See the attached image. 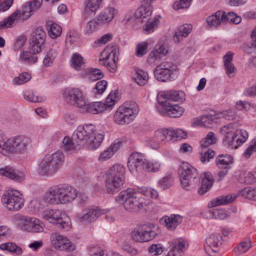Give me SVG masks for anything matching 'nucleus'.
<instances>
[{"mask_svg":"<svg viewBox=\"0 0 256 256\" xmlns=\"http://www.w3.org/2000/svg\"><path fill=\"white\" fill-rule=\"evenodd\" d=\"M32 2L29 4L22 8L21 12L16 10L12 13L10 16L0 22V30L12 26L13 23L18 19V15L21 14L23 19L30 18L34 12L32 6Z\"/></svg>","mask_w":256,"mask_h":256,"instance_id":"nucleus-16","label":"nucleus"},{"mask_svg":"<svg viewBox=\"0 0 256 256\" xmlns=\"http://www.w3.org/2000/svg\"><path fill=\"white\" fill-rule=\"evenodd\" d=\"M224 20V12L222 10L217 11L214 14L208 16L206 18V22L208 25L212 27L219 26L221 22Z\"/></svg>","mask_w":256,"mask_h":256,"instance_id":"nucleus-36","label":"nucleus"},{"mask_svg":"<svg viewBox=\"0 0 256 256\" xmlns=\"http://www.w3.org/2000/svg\"><path fill=\"white\" fill-rule=\"evenodd\" d=\"M158 24V20L155 18L152 21H148L144 26V30L147 34L154 31Z\"/></svg>","mask_w":256,"mask_h":256,"instance_id":"nucleus-58","label":"nucleus"},{"mask_svg":"<svg viewBox=\"0 0 256 256\" xmlns=\"http://www.w3.org/2000/svg\"><path fill=\"white\" fill-rule=\"evenodd\" d=\"M116 200L123 204L126 210L131 213L138 212L140 210H147L146 204L144 203V199L137 196L136 190L128 188L121 192L116 196Z\"/></svg>","mask_w":256,"mask_h":256,"instance_id":"nucleus-4","label":"nucleus"},{"mask_svg":"<svg viewBox=\"0 0 256 256\" xmlns=\"http://www.w3.org/2000/svg\"><path fill=\"white\" fill-rule=\"evenodd\" d=\"M241 20V18L237 16L234 12H230L226 14V12H224V22L228 21L236 24H238L240 22Z\"/></svg>","mask_w":256,"mask_h":256,"instance_id":"nucleus-54","label":"nucleus"},{"mask_svg":"<svg viewBox=\"0 0 256 256\" xmlns=\"http://www.w3.org/2000/svg\"><path fill=\"white\" fill-rule=\"evenodd\" d=\"M85 132L82 129L81 126L78 127L74 131L72 137L66 136L62 140V148L66 152L72 153L80 148L81 146H84L86 142L84 138Z\"/></svg>","mask_w":256,"mask_h":256,"instance_id":"nucleus-9","label":"nucleus"},{"mask_svg":"<svg viewBox=\"0 0 256 256\" xmlns=\"http://www.w3.org/2000/svg\"><path fill=\"white\" fill-rule=\"evenodd\" d=\"M36 54H34L30 51H23L20 54V58L24 62L30 64L36 62L38 61V56H35Z\"/></svg>","mask_w":256,"mask_h":256,"instance_id":"nucleus-44","label":"nucleus"},{"mask_svg":"<svg viewBox=\"0 0 256 256\" xmlns=\"http://www.w3.org/2000/svg\"><path fill=\"white\" fill-rule=\"evenodd\" d=\"M166 46L162 44H157L154 50L151 52L148 58V62L150 64H157L160 60L168 53Z\"/></svg>","mask_w":256,"mask_h":256,"instance_id":"nucleus-24","label":"nucleus"},{"mask_svg":"<svg viewBox=\"0 0 256 256\" xmlns=\"http://www.w3.org/2000/svg\"><path fill=\"white\" fill-rule=\"evenodd\" d=\"M46 34L40 27L36 28L32 34L30 39V50L34 54H38L44 48Z\"/></svg>","mask_w":256,"mask_h":256,"instance_id":"nucleus-18","label":"nucleus"},{"mask_svg":"<svg viewBox=\"0 0 256 256\" xmlns=\"http://www.w3.org/2000/svg\"><path fill=\"white\" fill-rule=\"evenodd\" d=\"M173 178L170 175L166 176L161 179L159 182V186L163 190L168 188L172 183Z\"/></svg>","mask_w":256,"mask_h":256,"instance_id":"nucleus-55","label":"nucleus"},{"mask_svg":"<svg viewBox=\"0 0 256 256\" xmlns=\"http://www.w3.org/2000/svg\"><path fill=\"white\" fill-rule=\"evenodd\" d=\"M90 256H106L104 250L98 246H95L90 250Z\"/></svg>","mask_w":256,"mask_h":256,"instance_id":"nucleus-64","label":"nucleus"},{"mask_svg":"<svg viewBox=\"0 0 256 256\" xmlns=\"http://www.w3.org/2000/svg\"><path fill=\"white\" fill-rule=\"evenodd\" d=\"M112 38V34H107L102 36L101 38H98L95 42V44H98L99 46L106 44L108 42L111 40Z\"/></svg>","mask_w":256,"mask_h":256,"instance_id":"nucleus-63","label":"nucleus"},{"mask_svg":"<svg viewBox=\"0 0 256 256\" xmlns=\"http://www.w3.org/2000/svg\"><path fill=\"white\" fill-rule=\"evenodd\" d=\"M220 132L224 134V141L232 148L234 149L244 143L248 136L246 130L232 128L230 125L222 128Z\"/></svg>","mask_w":256,"mask_h":256,"instance_id":"nucleus-5","label":"nucleus"},{"mask_svg":"<svg viewBox=\"0 0 256 256\" xmlns=\"http://www.w3.org/2000/svg\"><path fill=\"white\" fill-rule=\"evenodd\" d=\"M2 202L5 206L10 210H19L24 206L22 194L16 190L6 192L2 196Z\"/></svg>","mask_w":256,"mask_h":256,"instance_id":"nucleus-15","label":"nucleus"},{"mask_svg":"<svg viewBox=\"0 0 256 256\" xmlns=\"http://www.w3.org/2000/svg\"><path fill=\"white\" fill-rule=\"evenodd\" d=\"M222 238L220 234H214L207 237L204 245L206 253L212 256V254L218 252L222 246Z\"/></svg>","mask_w":256,"mask_h":256,"instance_id":"nucleus-21","label":"nucleus"},{"mask_svg":"<svg viewBox=\"0 0 256 256\" xmlns=\"http://www.w3.org/2000/svg\"><path fill=\"white\" fill-rule=\"evenodd\" d=\"M178 174L182 186L186 190H190L198 180L196 168L186 162H183L180 166Z\"/></svg>","mask_w":256,"mask_h":256,"instance_id":"nucleus-6","label":"nucleus"},{"mask_svg":"<svg viewBox=\"0 0 256 256\" xmlns=\"http://www.w3.org/2000/svg\"><path fill=\"white\" fill-rule=\"evenodd\" d=\"M135 190L136 192L150 198H156L158 196L157 191L149 187L140 186L138 187Z\"/></svg>","mask_w":256,"mask_h":256,"instance_id":"nucleus-43","label":"nucleus"},{"mask_svg":"<svg viewBox=\"0 0 256 256\" xmlns=\"http://www.w3.org/2000/svg\"><path fill=\"white\" fill-rule=\"evenodd\" d=\"M160 167V164L158 162H150L148 160H144L142 166V170H145L149 172H158Z\"/></svg>","mask_w":256,"mask_h":256,"instance_id":"nucleus-46","label":"nucleus"},{"mask_svg":"<svg viewBox=\"0 0 256 256\" xmlns=\"http://www.w3.org/2000/svg\"><path fill=\"white\" fill-rule=\"evenodd\" d=\"M160 232L158 226L148 223L135 228L132 232V238L136 242H147L153 240Z\"/></svg>","mask_w":256,"mask_h":256,"instance_id":"nucleus-8","label":"nucleus"},{"mask_svg":"<svg viewBox=\"0 0 256 256\" xmlns=\"http://www.w3.org/2000/svg\"><path fill=\"white\" fill-rule=\"evenodd\" d=\"M150 254L152 256L160 255L163 252V248L160 244H153L148 248Z\"/></svg>","mask_w":256,"mask_h":256,"instance_id":"nucleus-57","label":"nucleus"},{"mask_svg":"<svg viewBox=\"0 0 256 256\" xmlns=\"http://www.w3.org/2000/svg\"><path fill=\"white\" fill-rule=\"evenodd\" d=\"M157 100L160 104L172 103L174 102H182L185 100V94L182 90L162 92L158 94Z\"/></svg>","mask_w":256,"mask_h":256,"instance_id":"nucleus-19","label":"nucleus"},{"mask_svg":"<svg viewBox=\"0 0 256 256\" xmlns=\"http://www.w3.org/2000/svg\"><path fill=\"white\" fill-rule=\"evenodd\" d=\"M200 159L202 162H208L210 159L213 158L214 155V152L210 149H202L200 152Z\"/></svg>","mask_w":256,"mask_h":256,"instance_id":"nucleus-52","label":"nucleus"},{"mask_svg":"<svg viewBox=\"0 0 256 256\" xmlns=\"http://www.w3.org/2000/svg\"><path fill=\"white\" fill-rule=\"evenodd\" d=\"M42 218L52 224L57 228L66 231L70 228L71 222L70 218L64 212L58 210L48 209L42 212Z\"/></svg>","mask_w":256,"mask_h":256,"instance_id":"nucleus-7","label":"nucleus"},{"mask_svg":"<svg viewBox=\"0 0 256 256\" xmlns=\"http://www.w3.org/2000/svg\"><path fill=\"white\" fill-rule=\"evenodd\" d=\"M201 186L198 192L200 194H204L208 191L214 183V179L210 172H204L200 176Z\"/></svg>","mask_w":256,"mask_h":256,"instance_id":"nucleus-30","label":"nucleus"},{"mask_svg":"<svg viewBox=\"0 0 256 256\" xmlns=\"http://www.w3.org/2000/svg\"><path fill=\"white\" fill-rule=\"evenodd\" d=\"M57 54L58 52L56 50L54 49L49 50L47 52L43 60V62L44 66L46 67L50 66L52 64L54 60L56 57Z\"/></svg>","mask_w":256,"mask_h":256,"instance_id":"nucleus-48","label":"nucleus"},{"mask_svg":"<svg viewBox=\"0 0 256 256\" xmlns=\"http://www.w3.org/2000/svg\"><path fill=\"white\" fill-rule=\"evenodd\" d=\"M102 54H106V57L100 58V64L104 66L111 72H114L117 70V62L118 60V48L116 44H110L106 46Z\"/></svg>","mask_w":256,"mask_h":256,"instance_id":"nucleus-12","label":"nucleus"},{"mask_svg":"<svg viewBox=\"0 0 256 256\" xmlns=\"http://www.w3.org/2000/svg\"><path fill=\"white\" fill-rule=\"evenodd\" d=\"M52 244L61 250L73 251L75 246L66 237L58 232L52 233L50 236Z\"/></svg>","mask_w":256,"mask_h":256,"instance_id":"nucleus-20","label":"nucleus"},{"mask_svg":"<svg viewBox=\"0 0 256 256\" xmlns=\"http://www.w3.org/2000/svg\"><path fill=\"white\" fill-rule=\"evenodd\" d=\"M135 82L139 86L145 85L148 80V74L147 72L142 70H136L134 76Z\"/></svg>","mask_w":256,"mask_h":256,"instance_id":"nucleus-42","label":"nucleus"},{"mask_svg":"<svg viewBox=\"0 0 256 256\" xmlns=\"http://www.w3.org/2000/svg\"><path fill=\"white\" fill-rule=\"evenodd\" d=\"M210 218H219L224 220L226 218V214L222 210L210 211Z\"/></svg>","mask_w":256,"mask_h":256,"instance_id":"nucleus-60","label":"nucleus"},{"mask_svg":"<svg viewBox=\"0 0 256 256\" xmlns=\"http://www.w3.org/2000/svg\"><path fill=\"white\" fill-rule=\"evenodd\" d=\"M81 128L85 132V134H84V138L86 141L84 143V146L92 150L98 148L100 146L103 140L104 135L102 134L96 132V127L93 124H85L81 126Z\"/></svg>","mask_w":256,"mask_h":256,"instance_id":"nucleus-11","label":"nucleus"},{"mask_svg":"<svg viewBox=\"0 0 256 256\" xmlns=\"http://www.w3.org/2000/svg\"><path fill=\"white\" fill-rule=\"evenodd\" d=\"M103 0H86L84 12H82V18L86 20L92 14L99 8L100 4Z\"/></svg>","mask_w":256,"mask_h":256,"instance_id":"nucleus-26","label":"nucleus"},{"mask_svg":"<svg viewBox=\"0 0 256 256\" xmlns=\"http://www.w3.org/2000/svg\"><path fill=\"white\" fill-rule=\"evenodd\" d=\"M0 248L2 250H6L10 252H14L18 254L22 253V249L12 242H7L0 244Z\"/></svg>","mask_w":256,"mask_h":256,"instance_id":"nucleus-45","label":"nucleus"},{"mask_svg":"<svg viewBox=\"0 0 256 256\" xmlns=\"http://www.w3.org/2000/svg\"><path fill=\"white\" fill-rule=\"evenodd\" d=\"M154 73L158 80L160 82H167L171 80L174 72L172 71L155 68Z\"/></svg>","mask_w":256,"mask_h":256,"instance_id":"nucleus-38","label":"nucleus"},{"mask_svg":"<svg viewBox=\"0 0 256 256\" xmlns=\"http://www.w3.org/2000/svg\"><path fill=\"white\" fill-rule=\"evenodd\" d=\"M144 155L138 152H132L128 159V167L132 173L142 171V166L144 162Z\"/></svg>","mask_w":256,"mask_h":256,"instance_id":"nucleus-23","label":"nucleus"},{"mask_svg":"<svg viewBox=\"0 0 256 256\" xmlns=\"http://www.w3.org/2000/svg\"><path fill=\"white\" fill-rule=\"evenodd\" d=\"M46 28L50 36L52 38H56L62 34L61 26L52 21L47 22Z\"/></svg>","mask_w":256,"mask_h":256,"instance_id":"nucleus-39","label":"nucleus"},{"mask_svg":"<svg viewBox=\"0 0 256 256\" xmlns=\"http://www.w3.org/2000/svg\"><path fill=\"white\" fill-rule=\"evenodd\" d=\"M86 20L82 18L80 22L81 26L83 27L84 32L86 34H90L96 31L99 28V22L95 19H92L86 24Z\"/></svg>","mask_w":256,"mask_h":256,"instance_id":"nucleus-37","label":"nucleus"},{"mask_svg":"<svg viewBox=\"0 0 256 256\" xmlns=\"http://www.w3.org/2000/svg\"><path fill=\"white\" fill-rule=\"evenodd\" d=\"M24 219L26 222L25 228L28 231L34 232H40L43 230L42 224L40 222L39 220L30 217H25Z\"/></svg>","mask_w":256,"mask_h":256,"instance_id":"nucleus-32","label":"nucleus"},{"mask_svg":"<svg viewBox=\"0 0 256 256\" xmlns=\"http://www.w3.org/2000/svg\"><path fill=\"white\" fill-rule=\"evenodd\" d=\"M0 174L16 182H21L24 178L23 172L10 167L0 168Z\"/></svg>","mask_w":256,"mask_h":256,"instance_id":"nucleus-28","label":"nucleus"},{"mask_svg":"<svg viewBox=\"0 0 256 256\" xmlns=\"http://www.w3.org/2000/svg\"><path fill=\"white\" fill-rule=\"evenodd\" d=\"M24 97L26 100L32 102H40L43 100L42 96L36 95L32 90H26L24 94Z\"/></svg>","mask_w":256,"mask_h":256,"instance_id":"nucleus-49","label":"nucleus"},{"mask_svg":"<svg viewBox=\"0 0 256 256\" xmlns=\"http://www.w3.org/2000/svg\"><path fill=\"white\" fill-rule=\"evenodd\" d=\"M242 194L248 198L256 200V188H245L242 190Z\"/></svg>","mask_w":256,"mask_h":256,"instance_id":"nucleus-56","label":"nucleus"},{"mask_svg":"<svg viewBox=\"0 0 256 256\" xmlns=\"http://www.w3.org/2000/svg\"><path fill=\"white\" fill-rule=\"evenodd\" d=\"M256 152V140L252 142L251 144L246 149L243 155L246 158H249L254 152Z\"/></svg>","mask_w":256,"mask_h":256,"instance_id":"nucleus-62","label":"nucleus"},{"mask_svg":"<svg viewBox=\"0 0 256 256\" xmlns=\"http://www.w3.org/2000/svg\"><path fill=\"white\" fill-rule=\"evenodd\" d=\"M11 235L10 229L6 226H0V240L10 237Z\"/></svg>","mask_w":256,"mask_h":256,"instance_id":"nucleus-61","label":"nucleus"},{"mask_svg":"<svg viewBox=\"0 0 256 256\" xmlns=\"http://www.w3.org/2000/svg\"><path fill=\"white\" fill-rule=\"evenodd\" d=\"M147 44L142 42L138 43L136 46V56L142 57L147 52Z\"/></svg>","mask_w":256,"mask_h":256,"instance_id":"nucleus-59","label":"nucleus"},{"mask_svg":"<svg viewBox=\"0 0 256 256\" xmlns=\"http://www.w3.org/2000/svg\"><path fill=\"white\" fill-rule=\"evenodd\" d=\"M192 26L188 24H184L178 27L173 36L174 40L178 43L184 38L186 37L191 32Z\"/></svg>","mask_w":256,"mask_h":256,"instance_id":"nucleus-33","label":"nucleus"},{"mask_svg":"<svg viewBox=\"0 0 256 256\" xmlns=\"http://www.w3.org/2000/svg\"><path fill=\"white\" fill-rule=\"evenodd\" d=\"M164 106V110L160 111L163 116H168L171 118H179L182 115L184 112V108L176 104L168 103L160 104Z\"/></svg>","mask_w":256,"mask_h":256,"instance_id":"nucleus-25","label":"nucleus"},{"mask_svg":"<svg viewBox=\"0 0 256 256\" xmlns=\"http://www.w3.org/2000/svg\"><path fill=\"white\" fill-rule=\"evenodd\" d=\"M64 97L66 101L72 105L80 108L86 106L84 96L78 88L66 89L64 92Z\"/></svg>","mask_w":256,"mask_h":256,"instance_id":"nucleus-17","label":"nucleus"},{"mask_svg":"<svg viewBox=\"0 0 256 256\" xmlns=\"http://www.w3.org/2000/svg\"><path fill=\"white\" fill-rule=\"evenodd\" d=\"M216 138L214 134L212 132H208L206 137L203 138L200 142L202 149H207L210 144L216 143Z\"/></svg>","mask_w":256,"mask_h":256,"instance_id":"nucleus-50","label":"nucleus"},{"mask_svg":"<svg viewBox=\"0 0 256 256\" xmlns=\"http://www.w3.org/2000/svg\"><path fill=\"white\" fill-rule=\"evenodd\" d=\"M64 163V156L60 150L47 154L38 165V172L42 176H52L62 168Z\"/></svg>","mask_w":256,"mask_h":256,"instance_id":"nucleus-2","label":"nucleus"},{"mask_svg":"<svg viewBox=\"0 0 256 256\" xmlns=\"http://www.w3.org/2000/svg\"><path fill=\"white\" fill-rule=\"evenodd\" d=\"M138 112L137 104L133 102L130 107L120 106L114 116V121L119 124L130 122Z\"/></svg>","mask_w":256,"mask_h":256,"instance_id":"nucleus-13","label":"nucleus"},{"mask_svg":"<svg viewBox=\"0 0 256 256\" xmlns=\"http://www.w3.org/2000/svg\"><path fill=\"white\" fill-rule=\"evenodd\" d=\"M103 214L104 210L98 208L92 207L84 210L83 214H78V218L80 222L88 224L96 220Z\"/></svg>","mask_w":256,"mask_h":256,"instance_id":"nucleus-22","label":"nucleus"},{"mask_svg":"<svg viewBox=\"0 0 256 256\" xmlns=\"http://www.w3.org/2000/svg\"><path fill=\"white\" fill-rule=\"evenodd\" d=\"M71 66L79 71L85 67L84 58L80 54L76 52L72 54L70 58Z\"/></svg>","mask_w":256,"mask_h":256,"instance_id":"nucleus-40","label":"nucleus"},{"mask_svg":"<svg viewBox=\"0 0 256 256\" xmlns=\"http://www.w3.org/2000/svg\"><path fill=\"white\" fill-rule=\"evenodd\" d=\"M6 144L4 156L13 153L22 154L30 147L31 139L27 136H18L8 139Z\"/></svg>","mask_w":256,"mask_h":256,"instance_id":"nucleus-10","label":"nucleus"},{"mask_svg":"<svg viewBox=\"0 0 256 256\" xmlns=\"http://www.w3.org/2000/svg\"><path fill=\"white\" fill-rule=\"evenodd\" d=\"M212 121L211 116L204 115L202 116L200 119L196 120L194 123L200 126H208V124H211Z\"/></svg>","mask_w":256,"mask_h":256,"instance_id":"nucleus-53","label":"nucleus"},{"mask_svg":"<svg viewBox=\"0 0 256 256\" xmlns=\"http://www.w3.org/2000/svg\"><path fill=\"white\" fill-rule=\"evenodd\" d=\"M116 14V10L112 6L106 8L99 14L98 21L102 24H106L111 22Z\"/></svg>","mask_w":256,"mask_h":256,"instance_id":"nucleus-35","label":"nucleus"},{"mask_svg":"<svg viewBox=\"0 0 256 256\" xmlns=\"http://www.w3.org/2000/svg\"><path fill=\"white\" fill-rule=\"evenodd\" d=\"M238 196V194H228L226 196H220L213 199L209 204L210 208H213L218 206L226 205L232 203Z\"/></svg>","mask_w":256,"mask_h":256,"instance_id":"nucleus-31","label":"nucleus"},{"mask_svg":"<svg viewBox=\"0 0 256 256\" xmlns=\"http://www.w3.org/2000/svg\"><path fill=\"white\" fill-rule=\"evenodd\" d=\"M31 78V76L27 72H22L14 78L12 82L15 84L20 85L28 82Z\"/></svg>","mask_w":256,"mask_h":256,"instance_id":"nucleus-51","label":"nucleus"},{"mask_svg":"<svg viewBox=\"0 0 256 256\" xmlns=\"http://www.w3.org/2000/svg\"><path fill=\"white\" fill-rule=\"evenodd\" d=\"M78 196L76 189L68 184H60L50 187L44 196L45 202L52 204H67L74 201Z\"/></svg>","mask_w":256,"mask_h":256,"instance_id":"nucleus-1","label":"nucleus"},{"mask_svg":"<svg viewBox=\"0 0 256 256\" xmlns=\"http://www.w3.org/2000/svg\"><path fill=\"white\" fill-rule=\"evenodd\" d=\"M126 168L122 164H115L106 173V188L109 194L118 192L125 180Z\"/></svg>","mask_w":256,"mask_h":256,"instance_id":"nucleus-3","label":"nucleus"},{"mask_svg":"<svg viewBox=\"0 0 256 256\" xmlns=\"http://www.w3.org/2000/svg\"><path fill=\"white\" fill-rule=\"evenodd\" d=\"M122 146V142L116 140L111 144L106 149L100 153L98 160L104 162L110 159Z\"/></svg>","mask_w":256,"mask_h":256,"instance_id":"nucleus-27","label":"nucleus"},{"mask_svg":"<svg viewBox=\"0 0 256 256\" xmlns=\"http://www.w3.org/2000/svg\"><path fill=\"white\" fill-rule=\"evenodd\" d=\"M117 100L116 92H111L106 98L104 103L96 102L88 104L86 100V106L80 108L88 112L96 114L102 112L106 109H111Z\"/></svg>","mask_w":256,"mask_h":256,"instance_id":"nucleus-14","label":"nucleus"},{"mask_svg":"<svg viewBox=\"0 0 256 256\" xmlns=\"http://www.w3.org/2000/svg\"><path fill=\"white\" fill-rule=\"evenodd\" d=\"M158 140L163 141L165 140H172L174 139V129L172 128H162L156 132Z\"/></svg>","mask_w":256,"mask_h":256,"instance_id":"nucleus-41","label":"nucleus"},{"mask_svg":"<svg viewBox=\"0 0 256 256\" xmlns=\"http://www.w3.org/2000/svg\"><path fill=\"white\" fill-rule=\"evenodd\" d=\"M215 162L219 168L230 169L234 163V159L230 154H220L216 158Z\"/></svg>","mask_w":256,"mask_h":256,"instance_id":"nucleus-34","label":"nucleus"},{"mask_svg":"<svg viewBox=\"0 0 256 256\" xmlns=\"http://www.w3.org/2000/svg\"><path fill=\"white\" fill-rule=\"evenodd\" d=\"M186 250L185 241L182 240H176L170 246L168 256H182V254Z\"/></svg>","mask_w":256,"mask_h":256,"instance_id":"nucleus-29","label":"nucleus"},{"mask_svg":"<svg viewBox=\"0 0 256 256\" xmlns=\"http://www.w3.org/2000/svg\"><path fill=\"white\" fill-rule=\"evenodd\" d=\"M251 246L250 240L242 241L238 245L234 250L237 255L240 256L246 252Z\"/></svg>","mask_w":256,"mask_h":256,"instance_id":"nucleus-47","label":"nucleus"}]
</instances>
